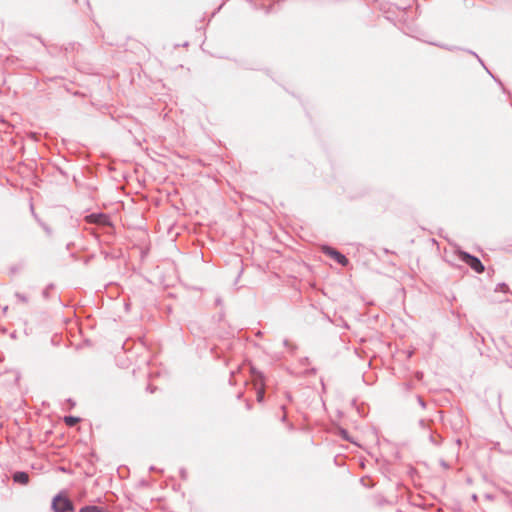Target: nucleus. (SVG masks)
Returning <instances> with one entry per match:
<instances>
[{"label": "nucleus", "mask_w": 512, "mask_h": 512, "mask_svg": "<svg viewBox=\"0 0 512 512\" xmlns=\"http://www.w3.org/2000/svg\"><path fill=\"white\" fill-rule=\"evenodd\" d=\"M88 219L91 221V222H94V223H97V224H101V225H106L109 223V217L105 214H91L88 216Z\"/></svg>", "instance_id": "obj_4"}, {"label": "nucleus", "mask_w": 512, "mask_h": 512, "mask_svg": "<svg viewBox=\"0 0 512 512\" xmlns=\"http://www.w3.org/2000/svg\"><path fill=\"white\" fill-rule=\"evenodd\" d=\"M323 252L324 254L330 256L332 259H334L337 263H339L342 266H346L349 262L345 255L341 254L339 251L329 246H324Z\"/></svg>", "instance_id": "obj_3"}, {"label": "nucleus", "mask_w": 512, "mask_h": 512, "mask_svg": "<svg viewBox=\"0 0 512 512\" xmlns=\"http://www.w3.org/2000/svg\"><path fill=\"white\" fill-rule=\"evenodd\" d=\"M64 422L67 426L73 427L74 425H76L79 422V418L74 417V416H65Z\"/></svg>", "instance_id": "obj_7"}, {"label": "nucleus", "mask_w": 512, "mask_h": 512, "mask_svg": "<svg viewBox=\"0 0 512 512\" xmlns=\"http://www.w3.org/2000/svg\"><path fill=\"white\" fill-rule=\"evenodd\" d=\"M52 509L55 512H68L73 510V504L68 498L57 495L52 500Z\"/></svg>", "instance_id": "obj_1"}, {"label": "nucleus", "mask_w": 512, "mask_h": 512, "mask_svg": "<svg viewBox=\"0 0 512 512\" xmlns=\"http://www.w3.org/2000/svg\"><path fill=\"white\" fill-rule=\"evenodd\" d=\"M13 481L22 485H26L29 482V476L26 472H16L13 475Z\"/></svg>", "instance_id": "obj_5"}, {"label": "nucleus", "mask_w": 512, "mask_h": 512, "mask_svg": "<svg viewBox=\"0 0 512 512\" xmlns=\"http://www.w3.org/2000/svg\"><path fill=\"white\" fill-rule=\"evenodd\" d=\"M21 302H27V297L20 294V293H16L15 295Z\"/></svg>", "instance_id": "obj_8"}, {"label": "nucleus", "mask_w": 512, "mask_h": 512, "mask_svg": "<svg viewBox=\"0 0 512 512\" xmlns=\"http://www.w3.org/2000/svg\"><path fill=\"white\" fill-rule=\"evenodd\" d=\"M461 259L477 273H482L484 271V266L477 257L472 256L466 252H463Z\"/></svg>", "instance_id": "obj_2"}, {"label": "nucleus", "mask_w": 512, "mask_h": 512, "mask_svg": "<svg viewBox=\"0 0 512 512\" xmlns=\"http://www.w3.org/2000/svg\"><path fill=\"white\" fill-rule=\"evenodd\" d=\"M255 380L259 381L260 385L263 386V375L260 372H258L255 375ZM257 399H258L259 402L263 401V399H264V389H263V387H260L259 390L257 391Z\"/></svg>", "instance_id": "obj_6"}, {"label": "nucleus", "mask_w": 512, "mask_h": 512, "mask_svg": "<svg viewBox=\"0 0 512 512\" xmlns=\"http://www.w3.org/2000/svg\"><path fill=\"white\" fill-rule=\"evenodd\" d=\"M419 402H420V405L424 406V402L422 401V399H419Z\"/></svg>", "instance_id": "obj_9"}]
</instances>
